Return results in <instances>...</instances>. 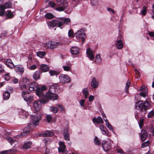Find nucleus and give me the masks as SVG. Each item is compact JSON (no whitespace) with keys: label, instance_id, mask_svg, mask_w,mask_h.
Returning <instances> with one entry per match:
<instances>
[{"label":"nucleus","instance_id":"de8ad7c7","mask_svg":"<svg viewBox=\"0 0 154 154\" xmlns=\"http://www.w3.org/2000/svg\"><path fill=\"white\" fill-rule=\"evenodd\" d=\"M131 83L130 82H127L126 84V85L125 88V91L126 92L128 93V89L130 87Z\"/></svg>","mask_w":154,"mask_h":154},{"label":"nucleus","instance_id":"6e6d98bb","mask_svg":"<svg viewBox=\"0 0 154 154\" xmlns=\"http://www.w3.org/2000/svg\"><path fill=\"white\" fill-rule=\"evenodd\" d=\"M91 4L93 6H96L97 4V0H91Z\"/></svg>","mask_w":154,"mask_h":154},{"label":"nucleus","instance_id":"052dcab7","mask_svg":"<svg viewBox=\"0 0 154 154\" xmlns=\"http://www.w3.org/2000/svg\"><path fill=\"white\" fill-rule=\"evenodd\" d=\"M117 152L118 153H121L122 154H124L125 152L123 151V150L120 149H117Z\"/></svg>","mask_w":154,"mask_h":154},{"label":"nucleus","instance_id":"0e129e2a","mask_svg":"<svg viewBox=\"0 0 154 154\" xmlns=\"http://www.w3.org/2000/svg\"><path fill=\"white\" fill-rule=\"evenodd\" d=\"M94 96L92 95H90L88 97L89 101L90 102L92 101L94 99Z\"/></svg>","mask_w":154,"mask_h":154},{"label":"nucleus","instance_id":"79ce46f5","mask_svg":"<svg viewBox=\"0 0 154 154\" xmlns=\"http://www.w3.org/2000/svg\"><path fill=\"white\" fill-rule=\"evenodd\" d=\"M101 59L100 54L96 55L95 57V62L97 63H100L101 62Z\"/></svg>","mask_w":154,"mask_h":154},{"label":"nucleus","instance_id":"13d9d810","mask_svg":"<svg viewBox=\"0 0 154 154\" xmlns=\"http://www.w3.org/2000/svg\"><path fill=\"white\" fill-rule=\"evenodd\" d=\"M146 94L145 91H143L140 93V95L142 97H146Z\"/></svg>","mask_w":154,"mask_h":154},{"label":"nucleus","instance_id":"b1692460","mask_svg":"<svg viewBox=\"0 0 154 154\" xmlns=\"http://www.w3.org/2000/svg\"><path fill=\"white\" fill-rule=\"evenodd\" d=\"M20 84L29 85V79L27 78H23Z\"/></svg>","mask_w":154,"mask_h":154},{"label":"nucleus","instance_id":"e433bc0d","mask_svg":"<svg viewBox=\"0 0 154 154\" xmlns=\"http://www.w3.org/2000/svg\"><path fill=\"white\" fill-rule=\"evenodd\" d=\"M3 5L5 9L7 8H11L12 6L11 3L10 1L6 2Z\"/></svg>","mask_w":154,"mask_h":154},{"label":"nucleus","instance_id":"ea45409f","mask_svg":"<svg viewBox=\"0 0 154 154\" xmlns=\"http://www.w3.org/2000/svg\"><path fill=\"white\" fill-rule=\"evenodd\" d=\"M147 7L144 6L143 7V9L142 10L141 12V14L143 16L146 15L147 12Z\"/></svg>","mask_w":154,"mask_h":154},{"label":"nucleus","instance_id":"72a5a7b5","mask_svg":"<svg viewBox=\"0 0 154 154\" xmlns=\"http://www.w3.org/2000/svg\"><path fill=\"white\" fill-rule=\"evenodd\" d=\"M20 113L23 116V118H26L28 115V113L23 110L21 109L20 111Z\"/></svg>","mask_w":154,"mask_h":154},{"label":"nucleus","instance_id":"393cba45","mask_svg":"<svg viewBox=\"0 0 154 154\" xmlns=\"http://www.w3.org/2000/svg\"><path fill=\"white\" fill-rule=\"evenodd\" d=\"M41 70L43 72L48 71L49 69V68L48 65L45 64H42L40 66Z\"/></svg>","mask_w":154,"mask_h":154},{"label":"nucleus","instance_id":"c03bdc74","mask_svg":"<svg viewBox=\"0 0 154 154\" xmlns=\"http://www.w3.org/2000/svg\"><path fill=\"white\" fill-rule=\"evenodd\" d=\"M50 110L54 113H56L58 111V110L56 107L54 106H51L50 107Z\"/></svg>","mask_w":154,"mask_h":154},{"label":"nucleus","instance_id":"423d86ee","mask_svg":"<svg viewBox=\"0 0 154 154\" xmlns=\"http://www.w3.org/2000/svg\"><path fill=\"white\" fill-rule=\"evenodd\" d=\"M48 102V100L42 99L39 100L35 101L33 105V106L35 111L36 112H38L40 110L41 108V104L46 103Z\"/></svg>","mask_w":154,"mask_h":154},{"label":"nucleus","instance_id":"473e14b6","mask_svg":"<svg viewBox=\"0 0 154 154\" xmlns=\"http://www.w3.org/2000/svg\"><path fill=\"white\" fill-rule=\"evenodd\" d=\"M94 142L96 145L99 146L101 145V142L99 140L98 138L96 136L94 139Z\"/></svg>","mask_w":154,"mask_h":154},{"label":"nucleus","instance_id":"f8f14e48","mask_svg":"<svg viewBox=\"0 0 154 154\" xmlns=\"http://www.w3.org/2000/svg\"><path fill=\"white\" fill-rule=\"evenodd\" d=\"M35 91L37 95L41 98L40 100H42L44 99L45 100H47L45 98V96L43 94V92L41 91L40 88L38 87Z\"/></svg>","mask_w":154,"mask_h":154},{"label":"nucleus","instance_id":"6e6552de","mask_svg":"<svg viewBox=\"0 0 154 154\" xmlns=\"http://www.w3.org/2000/svg\"><path fill=\"white\" fill-rule=\"evenodd\" d=\"M60 82L62 83L65 84L70 82L71 79L67 75L61 74L59 76Z\"/></svg>","mask_w":154,"mask_h":154},{"label":"nucleus","instance_id":"680f3d73","mask_svg":"<svg viewBox=\"0 0 154 154\" xmlns=\"http://www.w3.org/2000/svg\"><path fill=\"white\" fill-rule=\"evenodd\" d=\"M49 4L53 8L56 5V4L53 2L50 1L49 2Z\"/></svg>","mask_w":154,"mask_h":154},{"label":"nucleus","instance_id":"f03ea898","mask_svg":"<svg viewBox=\"0 0 154 154\" xmlns=\"http://www.w3.org/2000/svg\"><path fill=\"white\" fill-rule=\"evenodd\" d=\"M59 86L57 84H53L49 87V89L45 95V98L48 100H57L59 98L58 96L56 94L58 90Z\"/></svg>","mask_w":154,"mask_h":154},{"label":"nucleus","instance_id":"c9c22d12","mask_svg":"<svg viewBox=\"0 0 154 154\" xmlns=\"http://www.w3.org/2000/svg\"><path fill=\"white\" fill-rule=\"evenodd\" d=\"M56 1L57 3H60L59 5L61 7H64L65 4H68L65 0H56Z\"/></svg>","mask_w":154,"mask_h":154},{"label":"nucleus","instance_id":"5701e85b","mask_svg":"<svg viewBox=\"0 0 154 154\" xmlns=\"http://www.w3.org/2000/svg\"><path fill=\"white\" fill-rule=\"evenodd\" d=\"M71 64L70 63L68 62L66 63V65L63 66V67L64 71H69L71 70Z\"/></svg>","mask_w":154,"mask_h":154},{"label":"nucleus","instance_id":"aec40b11","mask_svg":"<svg viewBox=\"0 0 154 154\" xmlns=\"http://www.w3.org/2000/svg\"><path fill=\"white\" fill-rule=\"evenodd\" d=\"M5 64L8 67L12 68L14 67V65L12 60L10 59H8L5 62Z\"/></svg>","mask_w":154,"mask_h":154},{"label":"nucleus","instance_id":"bf43d9fd","mask_svg":"<svg viewBox=\"0 0 154 154\" xmlns=\"http://www.w3.org/2000/svg\"><path fill=\"white\" fill-rule=\"evenodd\" d=\"M85 102V100H83V99H82L80 100V105L82 106V107H83L84 106V103Z\"/></svg>","mask_w":154,"mask_h":154},{"label":"nucleus","instance_id":"4d7b16f0","mask_svg":"<svg viewBox=\"0 0 154 154\" xmlns=\"http://www.w3.org/2000/svg\"><path fill=\"white\" fill-rule=\"evenodd\" d=\"M151 129L152 134L154 136V122H153L151 125Z\"/></svg>","mask_w":154,"mask_h":154},{"label":"nucleus","instance_id":"9d476101","mask_svg":"<svg viewBox=\"0 0 154 154\" xmlns=\"http://www.w3.org/2000/svg\"><path fill=\"white\" fill-rule=\"evenodd\" d=\"M29 93L27 91H23L22 95L24 100L26 101L31 102L33 99V97L29 94Z\"/></svg>","mask_w":154,"mask_h":154},{"label":"nucleus","instance_id":"58836bf2","mask_svg":"<svg viewBox=\"0 0 154 154\" xmlns=\"http://www.w3.org/2000/svg\"><path fill=\"white\" fill-rule=\"evenodd\" d=\"M45 17L48 19H51L54 17V15L51 13H47L45 15Z\"/></svg>","mask_w":154,"mask_h":154},{"label":"nucleus","instance_id":"412c9836","mask_svg":"<svg viewBox=\"0 0 154 154\" xmlns=\"http://www.w3.org/2000/svg\"><path fill=\"white\" fill-rule=\"evenodd\" d=\"M54 134L53 132L47 131L44 133L39 134V136L43 137H52L54 135Z\"/></svg>","mask_w":154,"mask_h":154},{"label":"nucleus","instance_id":"49530a36","mask_svg":"<svg viewBox=\"0 0 154 154\" xmlns=\"http://www.w3.org/2000/svg\"><path fill=\"white\" fill-rule=\"evenodd\" d=\"M149 143V142L148 141H147L146 142H144L142 143L141 147L143 148H144L145 147L147 146H148Z\"/></svg>","mask_w":154,"mask_h":154},{"label":"nucleus","instance_id":"39448f33","mask_svg":"<svg viewBox=\"0 0 154 154\" xmlns=\"http://www.w3.org/2000/svg\"><path fill=\"white\" fill-rule=\"evenodd\" d=\"M75 35L78 42L81 41L82 44L85 42V38L86 35L85 33L84 32L83 29H81L78 30L75 33Z\"/></svg>","mask_w":154,"mask_h":154},{"label":"nucleus","instance_id":"e2e57ef3","mask_svg":"<svg viewBox=\"0 0 154 154\" xmlns=\"http://www.w3.org/2000/svg\"><path fill=\"white\" fill-rule=\"evenodd\" d=\"M8 141L11 144L13 143L14 142V140L11 137L8 138L7 139Z\"/></svg>","mask_w":154,"mask_h":154},{"label":"nucleus","instance_id":"8fccbe9b","mask_svg":"<svg viewBox=\"0 0 154 154\" xmlns=\"http://www.w3.org/2000/svg\"><path fill=\"white\" fill-rule=\"evenodd\" d=\"M5 73V71L4 66L0 64V74Z\"/></svg>","mask_w":154,"mask_h":154},{"label":"nucleus","instance_id":"f3484780","mask_svg":"<svg viewBox=\"0 0 154 154\" xmlns=\"http://www.w3.org/2000/svg\"><path fill=\"white\" fill-rule=\"evenodd\" d=\"M71 54L73 55H77L79 53L80 49L77 47H73L71 49Z\"/></svg>","mask_w":154,"mask_h":154},{"label":"nucleus","instance_id":"0eeeda50","mask_svg":"<svg viewBox=\"0 0 154 154\" xmlns=\"http://www.w3.org/2000/svg\"><path fill=\"white\" fill-rule=\"evenodd\" d=\"M59 42L55 41H49L45 45V47L46 48L54 49L56 48L60 45Z\"/></svg>","mask_w":154,"mask_h":154},{"label":"nucleus","instance_id":"dca6fc26","mask_svg":"<svg viewBox=\"0 0 154 154\" xmlns=\"http://www.w3.org/2000/svg\"><path fill=\"white\" fill-rule=\"evenodd\" d=\"M86 54L88 58L91 60H93L94 56L93 52L90 48H88L86 50Z\"/></svg>","mask_w":154,"mask_h":154},{"label":"nucleus","instance_id":"7ed1b4c3","mask_svg":"<svg viewBox=\"0 0 154 154\" xmlns=\"http://www.w3.org/2000/svg\"><path fill=\"white\" fill-rule=\"evenodd\" d=\"M150 105V103L148 100H146L144 102L142 100H139L135 103V107L136 110L139 111L141 113H143L145 114L149 109Z\"/></svg>","mask_w":154,"mask_h":154},{"label":"nucleus","instance_id":"bb28decb","mask_svg":"<svg viewBox=\"0 0 154 154\" xmlns=\"http://www.w3.org/2000/svg\"><path fill=\"white\" fill-rule=\"evenodd\" d=\"M68 6V4H65L64 5V7L59 6L56 8L55 10L59 11H63L65 9H66Z\"/></svg>","mask_w":154,"mask_h":154},{"label":"nucleus","instance_id":"3c124183","mask_svg":"<svg viewBox=\"0 0 154 154\" xmlns=\"http://www.w3.org/2000/svg\"><path fill=\"white\" fill-rule=\"evenodd\" d=\"M144 120V119H141L139 120V125L140 128H141L143 125Z\"/></svg>","mask_w":154,"mask_h":154},{"label":"nucleus","instance_id":"1a4fd4ad","mask_svg":"<svg viewBox=\"0 0 154 154\" xmlns=\"http://www.w3.org/2000/svg\"><path fill=\"white\" fill-rule=\"evenodd\" d=\"M102 146L104 151L108 152L111 149V143L109 142L103 141L102 143Z\"/></svg>","mask_w":154,"mask_h":154},{"label":"nucleus","instance_id":"4c0bfd02","mask_svg":"<svg viewBox=\"0 0 154 154\" xmlns=\"http://www.w3.org/2000/svg\"><path fill=\"white\" fill-rule=\"evenodd\" d=\"M49 73L51 76H53L54 75L57 76L59 74V73L57 71L51 70L49 71Z\"/></svg>","mask_w":154,"mask_h":154},{"label":"nucleus","instance_id":"f704fd0d","mask_svg":"<svg viewBox=\"0 0 154 154\" xmlns=\"http://www.w3.org/2000/svg\"><path fill=\"white\" fill-rule=\"evenodd\" d=\"M46 54V53L45 51H39L37 53V55L41 58H43Z\"/></svg>","mask_w":154,"mask_h":154},{"label":"nucleus","instance_id":"20e7f679","mask_svg":"<svg viewBox=\"0 0 154 154\" xmlns=\"http://www.w3.org/2000/svg\"><path fill=\"white\" fill-rule=\"evenodd\" d=\"M71 21V20L69 18H60L57 20H52L51 21H47L48 25L49 27H55L57 26L60 27V29L62 28L60 27L63 24L67 25Z\"/></svg>","mask_w":154,"mask_h":154},{"label":"nucleus","instance_id":"338daca9","mask_svg":"<svg viewBox=\"0 0 154 154\" xmlns=\"http://www.w3.org/2000/svg\"><path fill=\"white\" fill-rule=\"evenodd\" d=\"M59 145L60 146L62 147L66 148L65 145L64 143L61 141H60L59 142Z\"/></svg>","mask_w":154,"mask_h":154},{"label":"nucleus","instance_id":"a878e982","mask_svg":"<svg viewBox=\"0 0 154 154\" xmlns=\"http://www.w3.org/2000/svg\"><path fill=\"white\" fill-rule=\"evenodd\" d=\"M98 82L95 78L92 79L91 82V86L94 88H97L98 86Z\"/></svg>","mask_w":154,"mask_h":154},{"label":"nucleus","instance_id":"6ab92c4d","mask_svg":"<svg viewBox=\"0 0 154 154\" xmlns=\"http://www.w3.org/2000/svg\"><path fill=\"white\" fill-rule=\"evenodd\" d=\"M63 136L65 140H69V134L67 128H64V129Z\"/></svg>","mask_w":154,"mask_h":154},{"label":"nucleus","instance_id":"9b49d317","mask_svg":"<svg viewBox=\"0 0 154 154\" xmlns=\"http://www.w3.org/2000/svg\"><path fill=\"white\" fill-rule=\"evenodd\" d=\"M122 38V36L121 35H119L118 37L116 46L118 49H121L123 48V46Z\"/></svg>","mask_w":154,"mask_h":154},{"label":"nucleus","instance_id":"f257e3e1","mask_svg":"<svg viewBox=\"0 0 154 154\" xmlns=\"http://www.w3.org/2000/svg\"><path fill=\"white\" fill-rule=\"evenodd\" d=\"M41 119V116L37 114L32 116L31 119V122L29 123L28 125L24 129L23 132L21 133L22 135L26 136L29 134L30 132L33 130V126L38 125Z\"/></svg>","mask_w":154,"mask_h":154},{"label":"nucleus","instance_id":"7c9ffc66","mask_svg":"<svg viewBox=\"0 0 154 154\" xmlns=\"http://www.w3.org/2000/svg\"><path fill=\"white\" fill-rule=\"evenodd\" d=\"M83 94L85 97L86 99L88 98V96L89 94V92L87 88H85L83 89L82 90Z\"/></svg>","mask_w":154,"mask_h":154},{"label":"nucleus","instance_id":"a18cd8bd","mask_svg":"<svg viewBox=\"0 0 154 154\" xmlns=\"http://www.w3.org/2000/svg\"><path fill=\"white\" fill-rule=\"evenodd\" d=\"M154 116V111L152 110L148 114L147 117L148 118H152Z\"/></svg>","mask_w":154,"mask_h":154},{"label":"nucleus","instance_id":"a211bd4d","mask_svg":"<svg viewBox=\"0 0 154 154\" xmlns=\"http://www.w3.org/2000/svg\"><path fill=\"white\" fill-rule=\"evenodd\" d=\"M92 121L93 123L97 124L103 123L102 119L100 116H98L97 118L94 117Z\"/></svg>","mask_w":154,"mask_h":154},{"label":"nucleus","instance_id":"c756f323","mask_svg":"<svg viewBox=\"0 0 154 154\" xmlns=\"http://www.w3.org/2000/svg\"><path fill=\"white\" fill-rule=\"evenodd\" d=\"M10 95V93L8 91H6L3 94V98L4 100H7L9 98Z\"/></svg>","mask_w":154,"mask_h":154},{"label":"nucleus","instance_id":"5fc2aeb1","mask_svg":"<svg viewBox=\"0 0 154 154\" xmlns=\"http://www.w3.org/2000/svg\"><path fill=\"white\" fill-rule=\"evenodd\" d=\"M46 119L48 122H50L52 119V116L50 115H47L46 116Z\"/></svg>","mask_w":154,"mask_h":154},{"label":"nucleus","instance_id":"37998d69","mask_svg":"<svg viewBox=\"0 0 154 154\" xmlns=\"http://www.w3.org/2000/svg\"><path fill=\"white\" fill-rule=\"evenodd\" d=\"M68 36L69 37H74V34L73 31L72 29H71L69 30L68 31Z\"/></svg>","mask_w":154,"mask_h":154},{"label":"nucleus","instance_id":"774afa93","mask_svg":"<svg viewBox=\"0 0 154 154\" xmlns=\"http://www.w3.org/2000/svg\"><path fill=\"white\" fill-rule=\"evenodd\" d=\"M148 34L151 37H154V32H149Z\"/></svg>","mask_w":154,"mask_h":154},{"label":"nucleus","instance_id":"4468645a","mask_svg":"<svg viewBox=\"0 0 154 154\" xmlns=\"http://www.w3.org/2000/svg\"><path fill=\"white\" fill-rule=\"evenodd\" d=\"M38 84L35 82H32L29 86V89L30 91H35L38 88Z\"/></svg>","mask_w":154,"mask_h":154},{"label":"nucleus","instance_id":"69168bd1","mask_svg":"<svg viewBox=\"0 0 154 154\" xmlns=\"http://www.w3.org/2000/svg\"><path fill=\"white\" fill-rule=\"evenodd\" d=\"M40 89L43 92L44 91H45L46 90L47 88L45 86L43 85L41 87Z\"/></svg>","mask_w":154,"mask_h":154},{"label":"nucleus","instance_id":"09e8293b","mask_svg":"<svg viewBox=\"0 0 154 154\" xmlns=\"http://www.w3.org/2000/svg\"><path fill=\"white\" fill-rule=\"evenodd\" d=\"M4 78L5 80L7 81H9L10 78V74L9 73L6 74L4 75Z\"/></svg>","mask_w":154,"mask_h":154},{"label":"nucleus","instance_id":"2f4dec72","mask_svg":"<svg viewBox=\"0 0 154 154\" xmlns=\"http://www.w3.org/2000/svg\"><path fill=\"white\" fill-rule=\"evenodd\" d=\"M39 74V71L35 72L33 76V79L36 81L39 79H40Z\"/></svg>","mask_w":154,"mask_h":154},{"label":"nucleus","instance_id":"864d4df0","mask_svg":"<svg viewBox=\"0 0 154 154\" xmlns=\"http://www.w3.org/2000/svg\"><path fill=\"white\" fill-rule=\"evenodd\" d=\"M8 151H10L11 152H14V150L13 149H11L8 150H5L4 151H2L0 152V154H4L7 153L8 152Z\"/></svg>","mask_w":154,"mask_h":154},{"label":"nucleus","instance_id":"2eb2a0df","mask_svg":"<svg viewBox=\"0 0 154 154\" xmlns=\"http://www.w3.org/2000/svg\"><path fill=\"white\" fill-rule=\"evenodd\" d=\"M15 70L18 74L22 75L24 72V68L23 66H17L14 67Z\"/></svg>","mask_w":154,"mask_h":154},{"label":"nucleus","instance_id":"ddd939ff","mask_svg":"<svg viewBox=\"0 0 154 154\" xmlns=\"http://www.w3.org/2000/svg\"><path fill=\"white\" fill-rule=\"evenodd\" d=\"M148 134L146 131L142 129L141 131L140 138L142 141H144L147 138Z\"/></svg>","mask_w":154,"mask_h":154},{"label":"nucleus","instance_id":"4be33fe9","mask_svg":"<svg viewBox=\"0 0 154 154\" xmlns=\"http://www.w3.org/2000/svg\"><path fill=\"white\" fill-rule=\"evenodd\" d=\"M14 16L13 12L10 10H8L6 13V19H7L13 18Z\"/></svg>","mask_w":154,"mask_h":154},{"label":"nucleus","instance_id":"a19ab883","mask_svg":"<svg viewBox=\"0 0 154 154\" xmlns=\"http://www.w3.org/2000/svg\"><path fill=\"white\" fill-rule=\"evenodd\" d=\"M20 88L22 90H26L29 88V85H25V84H20Z\"/></svg>","mask_w":154,"mask_h":154},{"label":"nucleus","instance_id":"603ef678","mask_svg":"<svg viewBox=\"0 0 154 154\" xmlns=\"http://www.w3.org/2000/svg\"><path fill=\"white\" fill-rule=\"evenodd\" d=\"M134 71H135V74L136 75V78L137 79H138L140 77V72L139 71V70H138L136 69H134Z\"/></svg>","mask_w":154,"mask_h":154},{"label":"nucleus","instance_id":"cd10ccee","mask_svg":"<svg viewBox=\"0 0 154 154\" xmlns=\"http://www.w3.org/2000/svg\"><path fill=\"white\" fill-rule=\"evenodd\" d=\"M32 143V142L30 141L25 143L23 146V148L26 149H29L31 147Z\"/></svg>","mask_w":154,"mask_h":154},{"label":"nucleus","instance_id":"c85d7f7f","mask_svg":"<svg viewBox=\"0 0 154 154\" xmlns=\"http://www.w3.org/2000/svg\"><path fill=\"white\" fill-rule=\"evenodd\" d=\"M5 8H4L3 5H2L0 6V16H3L4 15L5 11Z\"/></svg>","mask_w":154,"mask_h":154}]
</instances>
